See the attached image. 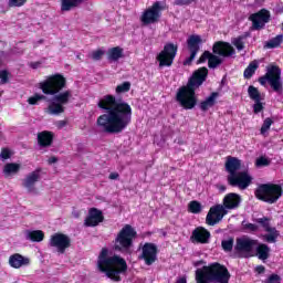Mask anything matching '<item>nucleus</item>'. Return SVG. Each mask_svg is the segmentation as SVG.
I'll return each mask as SVG.
<instances>
[{
  "instance_id": "26",
  "label": "nucleus",
  "mask_w": 283,
  "mask_h": 283,
  "mask_svg": "<svg viewBox=\"0 0 283 283\" xmlns=\"http://www.w3.org/2000/svg\"><path fill=\"white\" fill-rule=\"evenodd\" d=\"M21 171V164L9 163L3 167L4 178H14Z\"/></svg>"
},
{
  "instance_id": "33",
  "label": "nucleus",
  "mask_w": 283,
  "mask_h": 283,
  "mask_svg": "<svg viewBox=\"0 0 283 283\" xmlns=\"http://www.w3.org/2000/svg\"><path fill=\"white\" fill-rule=\"evenodd\" d=\"M123 59V48L115 46L108 50V61H118Z\"/></svg>"
},
{
  "instance_id": "17",
  "label": "nucleus",
  "mask_w": 283,
  "mask_h": 283,
  "mask_svg": "<svg viewBox=\"0 0 283 283\" xmlns=\"http://www.w3.org/2000/svg\"><path fill=\"white\" fill-rule=\"evenodd\" d=\"M41 180V170L36 169L25 176L22 180V187L27 189L28 193H32L33 196L39 195V190L36 189L35 185Z\"/></svg>"
},
{
  "instance_id": "8",
  "label": "nucleus",
  "mask_w": 283,
  "mask_h": 283,
  "mask_svg": "<svg viewBox=\"0 0 283 283\" xmlns=\"http://www.w3.org/2000/svg\"><path fill=\"white\" fill-rule=\"evenodd\" d=\"M259 83L263 86L269 83L273 92H276V94H281V92L283 91L282 70L279 69L277 65L268 66L265 75L259 77Z\"/></svg>"
},
{
  "instance_id": "4",
  "label": "nucleus",
  "mask_w": 283,
  "mask_h": 283,
  "mask_svg": "<svg viewBox=\"0 0 283 283\" xmlns=\"http://www.w3.org/2000/svg\"><path fill=\"white\" fill-rule=\"evenodd\" d=\"M109 255V250L103 248L98 255L97 269L113 282H120V274L127 273V261L118 255Z\"/></svg>"
},
{
  "instance_id": "47",
  "label": "nucleus",
  "mask_w": 283,
  "mask_h": 283,
  "mask_svg": "<svg viewBox=\"0 0 283 283\" xmlns=\"http://www.w3.org/2000/svg\"><path fill=\"white\" fill-rule=\"evenodd\" d=\"M12 78V74L8 71H1V85H6L7 83H10V80Z\"/></svg>"
},
{
  "instance_id": "7",
  "label": "nucleus",
  "mask_w": 283,
  "mask_h": 283,
  "mask_svg": "<svg viewBox=\"0 0 283 283\" xmlns=\"http://www.w3.org/2000/svg\"><path fill=\"white\" fill-rule=\"evenodd\" d=\"M282 186L275 184H262L254 191L255 198L268 205H275L282 198Z\"/></svg>"
},
{
  "instance_id": "20",
  "label": "nucleus",
  "mask_w": 283,
  "mask_h": 283,
  "mask_svg": "<svg viewBox=\"0 0 283 283\" xmlns=\"http://www.w3.org/2000/svg\"><path fill=\"white\" fill-rule=\"evenodd\" d=\"M190 240L198 244H209V240H211V232L203 227H198L192 231Z\"/></svg>"
},
{
  "instance_id": "53",
  "label": "nucleus",
  "mask_w": 283,
  "mask_h": 283,
  "mask_svg": "<svg viewBox=\"0 0 283 283\" xmlns=\"http://www.w3.org/2000/svg\"><path fill=\"white\" fill-rule=\"evenodd\" d=\"M245 228L249 229L250 231H258V226L253 223H248Z\"/></svg>"
},
{
  "instance_id": "32",
  "label": "nucleus",
  "mask_w": 283,
  "mask_h": 283,
  "mask_svg": "<svg viewBox=\"0 0 283 283\" xmlns=\"http://www.w3.org/2000/svg\"><path fill=\"white\" fill-rule=\"evenodd\" d=\"M283 35L279 34L275 38H272L270 41L265 42L264 48L266 50H273L274 48H280L282 45Z\"/></svg>"
},
{
  "instance_id": "42",
  "label": "nucleus",
  "mask_w": 283,
  "mask_h": 283,
  "mask_svg": "<svg viewBox=\"0 0 283 283\" xmlns=\"http://www.w3.org/2000/svg\"><path fill=\"white\" fill-rule=\"evenodd\" d=\"M252 107H253L254 114H260V112H264V103H262V99L254 101V104Z\"/></svg>"
},
{
  "instance_id": "16",
  "label": "nucleus",
  "mask_w": 283,
  "mask_h": 283,
  "mask_svg": "<svg viewBox=\"0 0 283 283\" xmlns=\"http://www.w3.org/2000/svg\"><path fill=\"white\" fill-rule=\"evenodd\" d=\"M49 244L56 249L57 253H65V250L72 245V240L66 234L55 233L51 237Z\"/></svg>"
},
{
  "instance_id": "15",
  "label": "nucleus",
  "mask_w": 283,
  "mask_h": 283,
  "mask_svg": "<svg viewBox=\"0 0 283 283\" xmlns=\"http://www.w3.org/2000/svg\"><path fill=\"white\" fill-rule=\"evenodd\" d=\"M249 21L252 22V30H264L266 23L271 21V11L261 9L259 12L250 14Z\"/></svg>"
},
{
  "instance_id": "27",
  "label": "nucleus",
  "mask_w": 283,
  "mask_h": 283,
  "mask_svg": "<svg viewBox=\"0 0 283 283\" xmlns=\"http://www.w3.org/2000/svg\"><path fill=\"white\" fill-rule=\"evenodd\" d=\"M219 96H220V93H218V92L211 93L210 96H208L206 98V101L200 103V109L202 112H207L208 109H210V107H213V105H216V101Z\"/></svg>"
},
{
  "instance_id": "18",
  "label": "nucleus",
  "mask_w": 283,
  "mask_h": 283,
  "mask_svg": "<svg viewBox=\"0 0 283 283\" xmlns=\"http://www.w3.org/2000/svg\"><path fill=\"white\" fill-rule=\"evenodd\" d=\"M227 209L222 205H217L212 208H210L206 222L209 224V227H214V224H218L227 216Z\"/></svg>"
},
{
  "instance_id": "46",
  "label": "nucleus",
  "mask_w": 283,
  "mask_h": 283,
  "mask_svg": "<svg viewBox=\"0 0 283 283\" xmlns=\"http://www.w3.org/2000/svg\"><path fill=\"white\" fill-rule=\"evenodd\" d=\"M270 221L271 219L266 217L256 219L258 224L262 226L265 231H269V229H271V226L269 224Z\"/></svg>"
},
{
  "instance_id": "58",
  "label": "nucleus",
  "mask_w": 283,
  "mask_h": 283,
  "mask_svg": "<svg viewBox=\"0 0 283 283\" xmlns=\"http://www.w3.org/2000/svg\"><path fill=\"white\" fill-rule=\"evenodd\" d=\"M198 264H202V261H200V262H197V263H196V266H198Z\"/></svg>"
},
{
  "instance_id": "44",
  "label": "nucleus",
  "mask_w": 283,
  "mask_h": 283,
  "mask_svg": "<svg viewBox=\"0 0 283 283\" xmlns=\"http://www.w3.org/2000/svg\"><path fill=\"white\" fill-rule=\"evenodd\" d=\"M28 3V0H9V8H21Z\"/></svg>"
},
{
  "instance_id": "25",
  "label": "nucleus",
  "mask_w": 283,
  "mask_h": 283,
  "mask_svg": "<svg viewBox=\"0 0 283 283\" xmlns=\"http://www.w3.org/2000/svg\"><path fill=\"white\" fill-rule=\"evenodd\" d=\"M54 140V133L44 130L38 134V145L40 147H50Z\"/></svg>"
},
{
  "instance_id": "1",
  "label": "nucleus",
  "mask_w": 283,
  "mask_h": 283,
  "mask_svg": "<svg viewBox=\"0 0 283 283\" xmlns=\"http://www.w3.org/2000/svg\"><path fill=\"white\" fill-rule=\"evenodd\" d=\"M97 107L104 114L97 117L96 125L105 134H120L132 124V106L114 95H105L98 101Z\"/></svg>"
},
{
  "instance_id": "24",
  "label": "nucleus",
  "mask_w": 283,
  "mask_h": 283,
  "mask_svg": "<svg viewBox=\"0 0 283 283\" xmlns=\"http://www.w3.org/2000/svg\"><path fill=\"white\" fill-rule=\"evenodd\" d=\"M241 202L242 198L235 192H230L223 198L224 209H238Z\"/></svg>"
},
{
  "instance_id": "6",
  "label": "nucleus",
  "mask_w": 283,
  "mask_h": 283,
  "mask_svg": "<svg viewBox=\"0 0 283 283\" xmlns=\"http://www.w3.org/2000/svg\"><path fill=\"white\" fill-rule=\"evenodd\" d=\"M230 279L229 270L220 263H212L196 271L197 283H229Z\"/></svg>"
},
{
  "instance_id": "12",
  "label": "nucleus",
  "mask_w": 283,
  "mask_h": 283,
  "mask_svg": "<svg viewBox=\"0 0 283 283\" xmlns=\"http://www.w3.org/2000/svg\"><path fill=\"white\" fill-rule=\"evenodd\" d=\"M178 54V44L171 42L164 45V50L157 55L159 67H171L174 65V59Z\"/></svg>"
},
{
  "instance_id": "50",
  "label": "nucleus",
  "mask_w": 283,
  "mask_h": 283,
  "mask_svg": "<svg viewBox=\"0 0 283 283\" xmlns=\"http://www.w3.org/2000/svg\"><path fill=\"white\" fill-rule=\"evenodd\" d=\"M57 129H63L67 125V120H59L55 123Z\"/></svg>"
},
{
  "instance_id": "37",
  "label": "nucleus",
  "mask_w": 283,
  "mask_h": 283,
  "mask_svg": "<svg viewBox=\"0 0 283 283\" xmlns=\"http://www.w3.org/2000/svg\"><path fill=\"white\" fill-rule=\"evenodd\" d=\"M245 40H247V35H239L238 38L232 39V45L237 48L238 52H242V50H244Z\"/></svg>"
},
{
  "instance_id": "2",
  "label": "nucleus",
  "mask_w": 283,
  "mask_h": 283,
  "mask_svg": "<svg viewBox=\"0 0 283 283\" xmlns=\"http://www.w3.org/2000/svg\"><path fill=\"white\" fill-rule=\"evenodd\" d=\"M65 85V77L61 74L51 75L40 83V90H42L43 94L53 96L48 107L44 108L45 114H49L50 116H61V114L65 112L63 105H67L70 98H72V91L59 93Z\"/></svg>"
},
{
  "instance_id": "57",
  "label": "nucleus",
  "mask_w": 283,
  "mask_h": 283,
  "mask_svg": "<svg viewBox=\"0 0 283 283\" xmlns=\"http://www.w3.org/2000/svg\"><path fill=\"white\" fill-rule=\"evenodd\" d=\"M220 191H227V187H224V186H220Z\"/></svg>"
},
{
  "instance_id": "5",
  "label": "nucleus",
  "mask_w": 283,
  "mask_h": 283,
  "mask_svg": "<svg viewBox=\"0 0 283 283\" xmlns=\"http://www.w3.org/2000/svg\"><path fill=\"white\" fill-rule=\"evenodd\" d=\"M212 52L213 53L205 51L197 63L200 64L208 61V67H210V70H216V67H220V65H222V57L227 59L235 54V49H233L229 42L219 41L213 44Z\"/></svg>"
},
{
  "instance_id": "13",
  "label": "nucleus",
  "mask_w": 283,
  "mask_h": 283,
  "mask_svg": "<svg viewBox=\"0 0 283 283\" xmlns=\"http://www.w3.org/2000/svg\"><path fill=\"white\" fill-rule=\"evenodd\" d=\"M228 185L230 187H238L244 191V189H249L251 182H253V177L249 174V170L239 171L232 176H228Z\"/></svg>"
},
{
  "instance_id": "9",
  "label": "nucleus",
  "mask_w": 283,
  "mask_h": 283,
  "mask_svg": "<svg viewBox=\"0 0 283 283\" xmlns=\"http://www.w3.org/2000/svg\"><path fill=\"white\" fill-rule=\"evenodd\" d=\"M134 238H136V230L132 228V226L126 224L117 234L115 239V251H120L122 253H127L129 248L134 242Z\"/></svg>"
},
{
  "instance_id": "43",
  "label": "nucleus",
  "mask_w": 283,
  "mask_h": 283,
  "mask_svg": "<svg viewBox=\"0 0 283 283\" xmlns=\"http://www.w3.org/2000/svg\"><path fill=\"white\" fill-rule=\"evenodd\" d=\"M271 165V160L264 156L259 157L255 161L256 167H269Z\"/></svg>"
},
{
  "instance_id": "41",
  "label": "nucleus",
  "mask_w": 283,
  "mask_h": 283,
  "mask_svg": "<svg viewBox=\"0 0 283 283\" xmlns=\"http://www.w3.org/2000/svg\"><path fill=\"white\" fill-rule=\"evenodd\" d=\"M103 56H105V51H103L102 49H98L91 53V59L93 61H101L103 59Z\"/></svg>"
},
{
  "instance_id": "40",
  "label": "nucleus",
  "mask_w": 283,
  "mask_h": 283,
  "mask_svg": "<svg viewBox=\"0 0 283 283\" xmlns=\"http://www.w3.org/2000/svg\"><path fill=\"white\" fill-rule=\"evenodd\" d=\"M40 101H45V95L34 94L28 98L29 105H39Z\"/></svg>"
},
{
  "instance_id": "59",
  "label": "nucleus",
  "mask_w": 283,
  "mask_h": 283,
  "mask_svg": "<svg viewBox=\"0 0 283 283\" xmlns=\"http://www.w3.org/2000/svg\"><path fill=\"white\" fill-rule=\"evenodd\" d=\"M76 59H81V55H80V54H77V55H76Z\"/></svg>"
},
{
  "instance_id": "19",
  "label": "nucleus",
  "mask_w": 283,
  "mask_h": 283,
  "mask_svg": "<svg viewBox=\"0 0 283 283\" xmlns=\"http://www.w3.org/2000/svg\"><path fill=\"white\" fill-rule=\"evenodd\" d=\"M157 255H158V248L156 247V244L145 243L144 247L142 248L140 258L142 260H145V264H147V266H151V264H154V262L158 260Z\"/></svg>"
},
{
  "instance_id": "45",
  "label": "nucleus",
  "mask_w": 283,
  "mask_h": 283,
  "mask_svg": "<svg viewBox=\"0 0 283 283\" xmlns=\"http://www.w3.org/2000/svg\"><path fill=\"white\" fill-rule=\"evenodd\" d=\"M273 119H271V117L265 118L261 127V134H266V132L271 129Z\"/></svg>"
},
{
  "instance_id": "36",
  "label": "nucleus",
  "mask_w": 283,
  "mask_h": 283,
  "mask_svg": "<svg viewBox=\"0 0 283 283\" xmlns=\"http://www.w3.org/2000/svg\"><path fill=\"white\" fill-rule=\"evenodd\" d=\"M258 61H252L248 67L244 70L243 76L244 78H251L253 74H255V70H258Z\"/></svg>"
},
{
  "instance_id": "48",
  "label": "nucleus",
  "mask_w": 283,
  "mask_h": 283,
  "mask_svg": "<svg viewBox=\"0 0 283 283\" xmlns=\"http://www.w3.org/2000/svg\"><path fill=\"white\" fill-rule=\"evenodd\" d=\"M14 156V151H12L10 148H2L1 150V158L2 160H8Z\"/></svg>"
},
{
  "instance_id": "29",
  "label": "nucleus",
  "mask_w": 283,
  "mask_h": 283,
  "mask_svg": "<svg viewBox=\"0 0 283 283\" xmlns=\"http://www.w3.org/2000/svg\"><path fill=\"white\" fill-rule=\"evenodd\" d=\"M83 3V0H61V10L62 12H70L74 8H78Z\"/></svg>"
},
{
  "instance_id": "31",
  "label": "nucleus",
  "mask_w": 283,
  "mask_h": 283,
  "mask_svg": "<svg viewBox=\"0 0 283 283\" xmlns=\"http://www.w3.org/2000/svg\"><path fill=\"white\" fill-rule=\"evenodd\" d=\"M268 234H265L263 238L265 242L275 243L277 242V238H280V231L275 228H270L265 230Z\"/></svg>"
},
{
  "instance_id": "55",
  "label": "nucleus",
  "mask_w": 283,
  "mask_h": 283,
  "mask_svg": "<svg viewBox=\"0 0 283 283\" xmlns=\"http://www.w3.org/2000/svg\"><path fill=\"white\" fill-rule=\"evenodd\" d=\"M59 159H56V157H52L49 159V164L53 165V163H56Z\"/></svg>"
},
{
  "instance_id": "56",
  "label": "nucleus",
  "mask_w": 283,
  "mask_h": 283,
  "mask_svg": "<svg viewBox=\"0 0 283 283\" xmlns=\"http://www.w3.org/2000/svg\"><path fill=\"white\" fill-rule=\"evenodd\" d=\"M177 283H187V277H180Z\"/></svg>"
},
{
  "instance_id": "10",
  "label": "nucleus",
  "mask_w": 283,
  "mask_h": 283,
  "mask_svg": "<svg viewBox=\"0 0 283 283\" xmlns=\"http://www.w3.org/2000/svg\"><path fill=\"white\" fill-rule=\"evenodd\" d=\"M255 247H258V240L249 237L237 238L234 244V255L235 258H253Z\"/></svg>"
},
{
  "instance_id": "49",
  "label": "nucleus",
  "mask_w": 283,
  "mask_h": 283,
  "mask_svg": "<svg viewBox=\"0 0 283 283\" xmlns=\"http://www.w3.org/2000/svg\"><path fill=\"white\" fill-rule=\"evenodd\" d=\"M195 0H175L174 6H191Z\"/></svg>"
},
{
  "instance_id": "28",
  "label": "nucleus",
  "mask_w": 283,
  "mask_h": 283,
  "mask_svg": "<svg viewBox=\"0 0 283 283\" xmlns=\"http://www.w3.org/2000/svg\"><path fill=\"white\" fill-rule=\"evenodd\" d=\"M25 238L27 240H31V242H43L45 233L41 230H27Z\"/></svg>"
},
{
  "instance_id": "11",
  "label": "nucleus",
  "mask_w": 283,
  "mask_h": 283,
  "mask_svg": "<svg viewBox=\"0 0 283 283\" xmlns=\"http://www.w3.org/2000/svg\"><path fill=\"white\" fill-rule=\"evenodd\" d=\"M167 8L165 1H156L151 7L147 8L140 15L143 25H151L160 21L163 17V10Z\"/></svg>"
},
{
  "instance_id": "3",
  "label": "nucleus",
  "mask_w": 283,
  "mask_h": 283,
  "mask_svg": "<svg viewBox=\"0 0 283 283\" xmlns=\"http://www.w3.org/2000/svg\"><path fill=\"white\" fill-rule=\"evenodd\" d=\"M207 76H209V70L207 67H200L193 72L188 84L178 90L176 98L184 109H193L196 107L198 103L196 90L207 81Z\"/></svg>"
},
{
  "instance_id": "39",
  "label": "nucleus",
  "mask_w": 283,
  "mask_h": 283,
  "mask_svg": "<svg viewBox=\"0 0 283 283\" xmlns=\"http://www.w3.org/2000/svg\"><path fill=\"white\" fill-rule=\"evenodd\" d=\"M132 90V83L124 82L123 84L117 85L115 92L116 94H125L126 92H129Z\"/></svg>"
},
{
  "instance_id": "30",
  "label": "nucleus",
  "mask_w": 283,
  "mask_h": 283,
  "mask_svg": "<svg viewBox=\"0 0 283 283\" xmlns=\"http://www.w3.org/2000/svg\"><path fill=\"white\" fill-rule=\"evenodd\" d=\"M255 249L259 260H269V253H271V248H269V245L261 243L258 244Z\"/></svg>"
},
{
  "instance_id": "14",
  "label": "nucleus",
  "mask_w": 283,
  "mask_h": 283,
  "mask_svg": "<svg viewBox=\"0 0 283 283\" xmlns=\"http://www.w3.org/2000/svg\"><path fill=\"white\" fill-rule=\"evenodd\" d=\"M189 56L184 61V65H191L200 52V45H202V38L198 34H192L187 40Z\"/></svg>"
},
{
  "instance_id": "51",
  "label": "nucleus",
  "mask_w": 283,
  "mask_h": 283,
  "mask_svg": "<svg viewBox=\"0 0 283 283\" xmlns=\"http://www.w3.org/2000/svg\"><path fill=\"white\" fill-rule=\"evenodd\" d=\"M29 65L32 70H38V67H41V62H31Z\"/></svg>"
},
{
  "instance_id": "52",
  "label": "nucleus",
  "mask_w": 283,
  "mask_h": 283,
  "mask_svg": "<svg viewBox=\"0 0 283 283\" xmlns=\"http://www.w3.org/2000/svg\"><path fill=\"white\" fill-rule=\"evenodd\" d=\"M108 178L109 180H118V178H120V175H118V172H112Z\"/></svg>"
},
{
  "instance_id": "23",
  "label": "nucleus",
  "mask_w": 283,
  "mask_h": 283,
  "mask_svg": "<svg viewBox=\"0 0 283 283\" xmlns=\"http://www.w3.org/2000/svg\"><path fill=\"white\" fill-rule=\"evenodd\" d=\"M242 167V160L237 157L228 156L226 160V171L229 172L228 176H235Z\"/></svg>"
},
{
  "instance_id": "22",
  "label": "nucleus",
  "mask_w": 283,
  "mask_h": 283,
  "mask_svg": "<svg viewBox=\"0 0 283 283\" xmlns=\"http://www.w3.org/2000/svg\"><path fill=\"white\" fill-rule=\"evenodd\" d=\"M9 266H11V269H23V266H30V258L14 253L9 256Z\"/></svg>"
},
{
  "instance_id": "38",
  "label": "nucleus",
  "mask_w": 283,
  "mask_h": 283,
  "mask_svg": "<svg viewBox=\"0 0 283 283\" xmlns=\"http://www.w3.org/2000/svg\"><path fill=\"white\" fill-rule=\"evenodd\" d=\"M188 211L190 213H200L202 211V205L198 201H190L188 205Z\"/></svg>"
},
{
  "instance_id": "54",
  "label": "nucleus",
  "mask_w": 283,
  "mask_h": 283,
  "mask_svg": "<svg viewBox=\"0 0 283 283\" xmlns=\"http://www.w3.org/2000/svg\"><path fill=\"white\" fill-rule=\"evenodd\" d=\"M256 271H258V273H264V271H265L264 265L256 266Z\"/></svg>"
},
{
  "instance_id": "21",
  "label": "nucleus",
  "mask_w": 283,
  "mask_h": 283,
  "mask_svg": "<svg viewBox=\"0 0 283 283\" xmlns=\"http://www.w3.org/2000/svg\"><path fill=\"white\" fill-rule=\"evenodd\" d=\"M103 212L96 208H91L88 216L86 217L84 224L85 227H98L103 222Z\"/></svg>"
},
{
  "instance_id": "35",
  "label": "nucleus",
  "mask_w": 283,
  "mask_h": 283,
  "mask_svg": "<svg viewBox=\"0 0 283 283\" xmlns=\"http://www.w3.org/2000/svg\"><path fill=\"white\" fill-rule=\"evenodd\" d=\"M248 94L251 98V101H264V98H262V95L260 94V91L258 90V87L250 85L248 87Z\"/></svg>"
},
{
  "instance_id": "34",
  "label": "nucleus",
  "mask_w": 283,
  "mask_h": 283,
  "mask_svg": "<svg viewBox=\"0 0 283 283\" xmlns=\"http://www.w3.org/2000/svg\"><path fill=\"white\" fill-rule=\"evenodd\" d=\"M233 244H235V240L233 237H229L228 239L221 241V249L226 253H231V251H233Z\"/></svg>"
}]
</instances>
